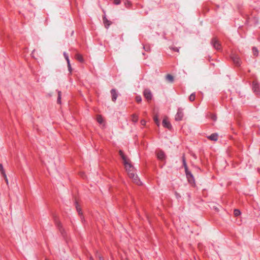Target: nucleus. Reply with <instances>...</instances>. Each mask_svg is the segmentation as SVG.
<instances>
[{
	"label": "nucleus",
	"instance_id": "obj_2",
	"mask_svg": "<svg viewBox=\"0 0 260 260\" xmlns=\"http://www.w3.org/2000/svg\"><path fill=\"white\" fill-rule=\"evenodd\" d=\"M119 155H120L121 158L123 160L124 165L125 166V168H128V167H131V162L129 159L124 154L122 150H119Z\"/></svg>",
	"mask_w": 260,
	"mask_h": 260
},
{
	"label": "nucleus",
	"instance_id": "obj_5",
	"mask_svg": "<svg viewBox=\"0 0 260 260\" xmlns=\"http://www.w3.org/2000/svg\"><path fill=\"white\" fill-rule=\"evenodd\" d=\"M143 94L145 99L148 101H151L152 98V93L150 89H145L143 91Z\"/></svg>",
	"mask_w": 260,
	"mask_h": 260
},
{
	"label": "nucleus",
	"instance_id": "obj_10",
	"mask_svg": "<svg viewBox=\"0 0 260 260\" xmlns=\"http://www.w3.org/2000/svg\"><path fill=\"white\" fill-rule=\"evenodd\" d=\"M218 134L216 133L212 134L211 135L207 137L208 139L210 140L216 141L218 140Z\"/></svg>",
	"mask_w": 260,
	"mask_h": 260
},
{
	"label": "nucleus",
	"instance_id": "obj_9",
	"mask_svg": "<svg viewBox=\"0 0 260 260\" xmlns=\"http://www.w3.org/2000/svg\"><path fill=\"white\" fill-rule=\"evenodd\" d=\"M111 95H112V101L115 102L116 100H117V96H118V94H117V93L116 92V89H111Z\"/></svg>",
	"mask_w": 260,
	"mask_h": 260
},
{
	"label": "nucleus",
	"instance_id": "obj_18",
	"mask_svg": "<svg viewBox=\"0 0 260 260\" xmlns=\"http://www.w3.org/2000/svg\"><path fill=\"white\" fill-rule=\"evenodd\" d=\"M252 53H253V55H254L255 56H258V49H257V48H256L255 47H253L252 48Z\"/></svg>",
	"mask_w": 260,
	"mask_h": 260
},
{
	"label": "nucleus",
	"instance_id": "obj_28",
	"mask_svg": "<svg viewBox=\"0 0 260 260\" xmlns=\"http://www.w3.org/2000/svg\"><path fill=\"white\" fill-rule=\"evenodd\" d=\"M211 118L212 120L215 121L217 119V117L215 115L211 114Z\"/></svg>",
	"mask_w": 260,
	"mask_h": 260
},
{
	"label": "nucleus",
	"instance_id": "obj_8",
	"mask_svg": "<svg viewBox=\"0 0 260 260\" xmlns=\"http://www.w3.org/2000/svg\"><path fill=\"white\" fill-rule=\"evenodd\" d=\"M157 157L158 159L164 160L166 158V155L164 151L159 150L157 153Z\"/></svg>",
	"mask_w": 260,
	"mask_h": 260
},
{
	"label": "nucleus",
	"instance_id": "obj_21",
	"mask_svg": "<svg viewBox=\"0 0 260 260\" xmlns=\"http://www.w3.org/2000/svg\"><path fill=\"white\" fill-rule=\"evenodd\" d=\"M124 4L126 8H129L132 5L131 2L128 0H125L124 2Z\"/></svg>",
	"mask_w": 260,
	"mask_h": 260
},
{
	"label": "nucleus",
	"instance_id": "obj_11",
	"mask_svg": "<svg viewBox=\"0 0 260 260\" xmlns=\"http://www.w3.org/2000/svg\"><path fill=\"white\" fill-rule=\"evenodd\" d=\"M232 59L233 60L234 63L237 66H239L240 65V59L239 57L237 56H233L232 57Z\"/></svg>",
	"mask_w": 260,
	"mask_h": 260
},
{
	"label": "nucleus",
	"instance_id": "obj_1",
	"mask_svg": "<svg viewBox=\"0 0 260 260\" xmlns=\"http://www.w3.org/2000/svg\"><path fill=\"white\" fill-rule=\"evenodd\" d=\"M131 168H125L127 172L129 177L132 179L133 181L137 185H141V182L138 178V176L135 174V171L133 166L131 164Z\"/></svg>",
	"mask_w": 260,
	"mask_h": 260
},
{
	"label": "nucleus",
	"instance_id": "obj_6",
	"mask_svg": "<svg viewBox=\"0 0 260 260\" xmlns=\"http://www.w3.org/2000/svg\"><path fill=\"white\" fill-rule=\"evenodd\" d=\"M252 90L256 94L260 93L259 86L256 81H254L252 83Z\"/></svg>",
	"mask_w": 260,
	"mask_h": 260
},
{
	"label": "nucleus",
	"instance_id": "obj_30",
	"mask_svg": "<svg viewBox=\"0 0 260 260\" xmlns=\"http://www.w3.org/2000/svg\"><path fill=\"white\" fill-rule=\"evenodd\" d=\"M67 63H68V70L69 71V72L70 73H71L72 69L71 65L70 64V62H67Z\"/></svg>",
	"mask_w": 260,
	"mask_h": 260
},
{
	"label": "nucleus",
	"instance_id": "obj_14",
	"mask_svg": "<svg viewBox=\"0 0 260 260\" xmlns=\"http://www.w3.org/2000/svg\"><path fill=\"white\" fill-rule=\"evenodd\" d=\"M182 162H183V166L185 169V172H187L188 170V167H187V164L186 162L185 158V156L184 155L182 156Z\"/></svg>",
	"mask_w": 260,
	"mask_h": 260
},
{
	"label": "nucleus",
	"instance_id": "obj_27",
	"mask_svg": "<svg viewBox=\"0 0 260 260\" xmlns=\"http://www.w3.org/2000/svg\"><path fill=\"white\" fill-rule=\"evenodd\" d=\"M56 224L57 226H58V229L59 230L60 233H61L62 235H63V230H62V229H61V226L60 225V223L56 222Z\"/></svg>",
	"mask_w": 260,
	"mask_h": 260
},
{
	"label": "nucleus",
	"instance_id": "obj_17",
	"mask_svg": "<svg viewBox=\"0 0 260 260\" xmlns=\"http://www.w3.org/2000/svg\"><path fill=\"white\" fill-rule=\"evenodd\" d=\"M0 172L3 175V176L4 178H6V174L5 173L3 165L2 164H0Z\"/></svg>",
	"mask_w": 260,
	"mask_h": 260
},
{
	"label": "nucleus",
	"instance_id": "obj_25",
	"mask_svg": "<svg viewBox=\"0 0 260 260\" xmlns=\"http://www.w3.org/2000/svg\"><path fill=\"white\" fill-rule=\"evenodd\" d=\"M234 215L236 216H238L239 215H240V214H241L240 211L239 210H238V209H235L234 211Z\"/></svg>",
	"mask_w": 260,
	"mask_h": 260
},
{
	"label": "nucleus",
	"instance_id": "obj_33",
	"mask_svg": "<svg viewBox=\"0 0 260 260\" xmlns=\"http://www.w3.org/2000/svg\"><path fill=\"white\" fill-rule=\"evenodd\" d=\"M146 122L145 120H142L141 121V124L143 125H145L146 124Z\"/></svg>",
	"mask_w": 260,
	"mask_h": 260
},
{
	"label": "nucleus",
	"instance_id": "obj_7",
	"mask_svg": "<svg viewBox=\"0 0 260 260\" xmlns=\"http://www.w3.org/2000/svg\"><path fill=\"white\" fill-rule=\"evenodd\" d=\"M162 124L164 127L167 128L169 129H171L172 128V125L167 117L164 118Z\"/></svg>",
	"mask_w": 260,
	"mask_h": 260
},
{
	"label": "nucleus",
	"instance_id": "obj_3",
	"mask_svg": "<svg viewBox=\"0 0 260 260\" xmlns=\"http://www.w3.org/2000/svg\"><path fill=\"white\" fill-rule=\"evenodd\" d=\"M212 46L217 50L219 51L221 49V45L219 41L215 37L212 39L211 41Z\"/></svg>",
	"mask_w": 260,
	"mask_h": 260
},
{
	"label": "nucleus",
	"instance_id": "obj_4",
	"mask_svg": "<svg viewBox=\"0 0 260 260\" xmlns=\"http://www.w3.org/2000/svg\"><path fill=\"white\" fill-rule=\"evenodd\" d=\"M183 110V109L182 108H179L178 109L177 112L175 117V119L176 121H180L182 120L184 116Z\"/></svg>",
	"mask_w": 260,
	"mask_h": 260
},
{
	"label": "nucleus",
	"instance_id": "obj_32",
	"mask_svg": "<svg viewBox=\"0 0 260 260\" xmlns=\"http://www.w3.org/2000/svg\"><path fill=\"white\" fill-rule=\"evenodd\" d=\"M77 210L79 213V214H82L81 209L78 206H76Z\"/></svg>",
	"mask_w": 260,
	"mask_h": 260
},
{
	"label": "nucleus",
	"instance_id": "obj_26",
	"mask_svg": "<svg viewBox=\"0 0 260 260\" xmlns=\"http://www.w3.org/2000/svg\"><path fill=\"white\" fill-rule=\"evenodd\" d=\"M63 56L67 61V62H70V59H69V56H68V54L66 53V52H63Z\"/></svg>",
	"mask_w": 260,
	"mask_h": 260
},
{
	"label": "nucleus",
	"instance_id": "obj_19",
	"mask_svg": "<svg viewBox=\"0 0 260 260\" xmlns=\"http://www.w3.org/2000/svg\"><path fill=\"white\" fill-rule=\"evenodd\" d=\"M61 92L60 91H58V98L57 102L58 104H61Z\"/></svg>",
	"mask_w": 260,
	"mask_h": 260
},
{
	"label": "nucleus",
	"instance_id": "obj_29",
	"mask_svg": "<svg viewBox=\"0 0 260 260\" xmlns=\"http://www.w3.org/2000/svg\"><path fill=\"white\" fill-rule=\"evenodd\" d=\"M136 101H137V102L138 103H140L142 101V99H141V97L140 96H137L136 97Z\"/></svg>",
	"mask_w": 260,
	"mask_h": 260
},
{
	"label": "nucleus",
	"instance_id": "obj_15",
	"mask_svg": "<svg viewBox=\"0 0 260 260\" xmlns=\"http://www.w3.org/2000/svg\"><path fill=\"white\" fill-rule=\"evenodd\" d=\"M75 58L78 60L80 62H83L84 61L83 58L82 56L79 53H77L75 55Z\"/></svg>",
	"mask_w": 260,
	"mask_h": 260
},
{
	"label": "nucleus",
	"instance_id": "obj_31",
	"mask_svg": "<svg viewBox=\"0 0 260 260\" xmlns=\"http://www.w3.org/2000/svg\"><path fill=\"white\" fill-rule=\"evenodd\" d=\"M120 0H114L113 1V3L116 5H119L120 4Z\"/></svg>",
	"mask_w": 260,
	"mask_h": 260
},
{
	"label": "nucleus",
	"instance_id": "obj_35",
	"mask_svg": "<svg viewBox=\"0 0 260 260\" xmlns=\"http://www.w3.org/2000/svg\"><path fill=\"white\" fill-rule=\"evenodd\" d=\"M173 50L176 52H179V49L177 47H174L173 48Z\"/></svg>",
	"mask_w": 260,
	"mask_h": 260
},
{
	"label": "nucleus",
	"instance_id": "obj_13",
	"mask_svg": "<svg viewBox=\"0 0 260 260\" xmlns=\"http://www.w3.org/2000/svg\"><path fill=\"white\" fill-rule=\"evenodd\" d=\"M185 174L189 182L194 181L193 176L189 170H188L187 172H185Z\"/></svg>",
	"mask_w": 260,
	"mask_h": 260
},
{
	"label": "nucleus",
	"instance_id": "obj_20",
	"mask_svg": "<svg viewBox=\"0 0 260 260\" xmlns=\"http://www.w3.org/2000/svg\"><path fill=\"white\" fill-rule=\"evenodd\" d=\"M195 99H196V94H195V93H191V94L190 95L189 97V101H191V102H193V101H194V100H195Z\"/></svg>",
	"mask_w": 260,
	"mask_h": 260
},
{
	"label": "nucleus",
	"instance_id": "obj_16",
	"mask_svg": "<svg viewBox=\"0 0 260 260\" xmlns=\"http://www.w3.org/2000/svg\"><path fill=\"white\" fill-rule=\"evenodd\" d=\"M166 79L169 82L172 83L174 81V77L172 75L170 74H168L166 76Z\"/></svg>",
	"mask_w": 260,
	"mask_h": 260
},
{
	"label": "nucleus",
	"instance_id": "obj_36",
	"mask_svg": "<svg viewBox=\"0 0 260 260\" xmlns=\"http://www.w3.org/2000/svg\"><path fill=\"white\" fill-rule=\"evenodd\" d=\"M99 260H104V258L102 256H99Z\"/></svg>",
	"mask_w": 260,
	"mask_h": 260
},
{
	"label": "nucleus",
	"instance_id": "obj_34",
	"mask_svg": "<svg viewBox=\"0 0 260 260\" xmlns=\"http://www.w3.org/2000/svg\"><path fill=\"white\" fill-rule=\"evenodd\" d=\"M144 49L147 51H148L149 50V47H147V46H144Z\"/></svg>",
	"mask_w": 260,
	"mask_h": 260
},
{
	"label": "nucleus",
	"instance_id": "obj_37",
	"mask_svg": "<svg viewBox=\"0 0 260 260\" xmlns=\"http://www.w3.org/2000/svg\"><path fill=\"white\" fill-rule=\"evenodd\" d=\"M4 178L5 179V181H6V183H8V180L7 177H6V178Z\"/></svg>",
	"mask_w": 260,
	"mask_h": 260
},
{
	"label": "nucleus",
	"instance_id": "obj_23",
	"mask_svg": "<svg viewBox=\"0 0 260 260\" xmlns=\"http://www.w3.org/2000/svg\"><path fill=\"white\" fill-rule=\"evenodd\" d=\"M154 121H155V123L159 126V121L158 120V117L157 115H155L153 117Z\"/></svg>",
	"mask_w": 260,
	"mask_h": 260
},
{
	"label": "nucleus",
	"instance_id": "obj_12",
	"mask_svg": "<svg viewBox=\"0 0 260 260\" xmlns=\"http://www.w3.org/2000/svg\"><path fill=\"white\" fill-rule=\"evenodd\" d=\"M103 19L105 27L108 28L111 24V22L108 20L105 16L103 17Z\"/></svg>",
	"mask_w": 260,
	"mask_h": 260
},
{
	"label": "nucleus",
	"instance_id": "obj_22",
	"mask_svg": "<svg viewBox=\"0 0 260 260\" xmlns=\"http://www.w3.org/2000/svg\"><path fill=\"white\" fill-rule=\"evenodd\" d=\"M97 121L101 124L103 123V117L101 115H98L96 118Z\"/></svg>",
	"mask_w": 260,
	"mask_h": 260
},
{
	"label": "nucleus",
	"instance_id": "obj_24",
	"mask_svg": "<svg viewBox=\"0 0 260 260\" xmlns=\"http://www.w3.org/2000/svg\"><path fill=\"white\" fill-rule=\"evenodd\" d=\"M132 120L134 122H137L138 120V116L136 115H133L132 117Z\"/></svg>",
	"mask_w": 260,
	"mask_h": 260
}]
</instances>
